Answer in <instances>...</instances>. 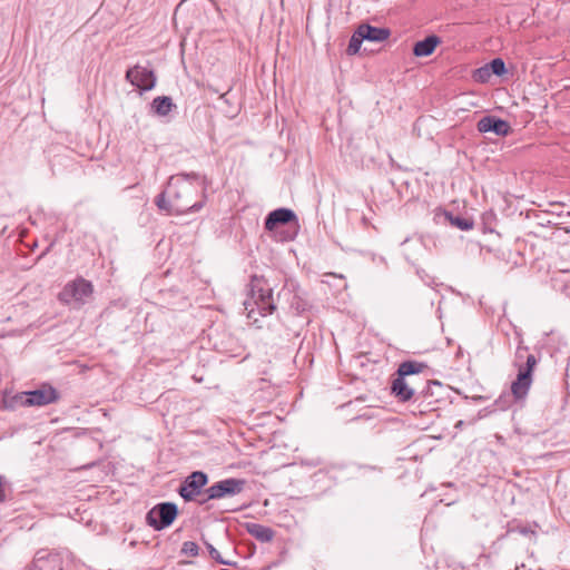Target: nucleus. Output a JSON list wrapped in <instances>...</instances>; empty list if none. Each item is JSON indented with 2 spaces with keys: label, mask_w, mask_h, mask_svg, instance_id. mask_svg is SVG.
<instances>
[{
  "label": "nucleus",
  "mask_w": 570,
  "mask_h": 570,
  "mask_svg": "<svg viewBox=\"0 0 570 570\" xmlns=\"http://www.w3.org/2000/svg\"><path fill=\"white\" fill-rule=\"evenodd\" d=\"M208 180L198 173H183L171 176L167 187L155 198L159 210L168 215H184L199 212L206 202Z\"/></svg>",
  "instance_id": "obj_1"
},
{
  "label": "nucleus",
  "mask_w": 570,
  "mask_h": 570,
  "mask_svg": "<svg viewBox=\"0 0 570 570\" xmlns=\"http://www.w3.org/2000/svg\"><path fill=\"white\" fill-rule=\"evenodd\" d=\"M248 296L249 298L244 302L245 309L248 311V317H253L255 308L262 316L269 315L276 309L272 299V289L262 277L252 276L248 285Z\"/></svg>",
  "instance_id": "obj_2"
},
{
  "label": "nucleus",
  "mask_w": 570,
  "mask_h": 570,
  "mask_svg": "<svg viewBox=\"0 0 570 570\" xmlns=\"http://www.w3.org/2000/svg\"><path fill=\"white\" fill-rule=\"evenodd\" d=\"M92 294V285L85 278H77L72 282L67 283L62 291L59 293L60 302L71 305L73 307H80L86 303V299Z\"/></svg>",
  "instance_id": "obj_3"
},
{
  "label": "nucleus",
  "mask_w": 570,
  "mask_h": 570,
  "mask_svg": "<svg viewBox=\"0 0 570 570\" xmlns=\"http://www.w3.org/2000/svg\"><path fill=\"white\" fill-rule=\"evenodd\" d=\"M246 481L244 479L228 478L215 482L205 490L206 498L199 501L204 504L209 500H219L223 498L234 497L242 493L245 489Z\"/></svg>",
  "instance_id": "obj_4"
},
{
  "label": "nucleus",
  "mask_w": 570,
  "mask_h": 570,
  "mask_svg": "<svg viewBox=\"0 0 570 570\" xmlns=\"http://www.w3.org/2000/svg\"><path fill=\"white\" fill-rule=\"evenodd\" d=\"M178 514V508L173 502L156 504L146 515L147 524L154 530L160 531L169 527Z\"/></svg>",
  "instance_id": "obj_5"
},
{
  "label": "nucleus",
  "mask_w": 570,
  "mask_h": 570,
  "mask_svg": "<svg viewBox=\"0 0 570 570\" xmlns=\"http://www.w3.org/2000/svg\"><path fill=\"white\" fill-rule=\"evenodd\" d=\"M208 483V475L203 471L191 472L179 485L178 493L186 501H194Z\"/></svg>",
  "instance_id": "obj_6"
},
{
  "label": "nucleus",
  "mask_w": 570,
  "mask_h": 570,
  "mask_svg": "<svg viewBox=\"0 0 570 570\" xmlns=\"http://www.w3.org/2000/svg\"><path fill=\"white\" fill-rule=\"evenodd\" d=\"M125 78L140 91H149L154 89L157 81V77L154 70L140 65H135L134 67L129 68Z\"/></svg>",
  "instance_id": "obj_7"
},
{
  "label": "nucleus",
  "mask_w": 570,
  "mask_h": 570,
  "mask_svg": "<svg viewBox=\"0 0 570 570\" xmlns=\"http://www.w3.org/2000/svg\"><path fill=\"white\" fill-rule=\"evenodd\" d=\"M537 365L534 355L527 356V366L520 365L517 380L511 385L512 394L515 399H523L532 383V371Z\"/></svg>",
  "instance_id": "obj_8"
},
{
  "label": "nucleus",
  "mask_w": 570,
  "mask_h": 570,
  "mask_svg": "<svg viewBox=\"0 0 570 570\" xmlns=\"http://www.w3.org/2000/svg\"><path fill=\"white\" fill-rule=\"evenodd\" d=\"M480 132H494L497 136L505 137L511 132V126L508 121L495 116H484L478 124Z\"/></svg>",
  "instance_id": "obj_9"
},
{
  "label": "nucleus",
  "mask_w": 570,
  "mask_h": 570,
  "mask_svg": "<svg viewBox=\"0 0 570 570\" xmlns=\"http://www.w3.org/2000/svg\"><path fill=\"white\" fill-rule=\"evenodd\" d=\"M296 214L289 208H277L271 212L265 218V229L273 232L277 226L296 222Z\"/></svg>",
  "instance_id": "obj_10"
},
{
  "label": "nucleus",
  "mask_w": 570,
  "mask_h": 570,
  "mask_svg": "<svg viewBox=\"0 0 570 570\" xmlns=\"http://www.w3.org/2000/svg\"><path fill=\"white\" fill-rule=\"evenodd\" d=\"M391 35L389 28L373 27L368 23H362L358 26V36L371 42H382L386 40Z\"/></svg>",
  "instance_id": "obj_11"
},
{
  "label": "nucleus",
  "mask_w": 570,
  "mask_h": 570,
  "mask_svg": "<svg viewBox=\"0 0 570 570\" xmlns=\"http://www.w3.org/2000/svg\"><path fill=\"white\" fill-rule=\"evenodd\" d=\"M441 43V39L435 36L431 35L424 38L423 40H420L414 43L413 46V55L415 57H428L431 56L436 46Z\"/></svg>",
  "instance_id": "obj_12"
},
{
  "label": "nucleus",
  "mask_w": 570,
  "mask_h": 570,
  "mask_svg": "<svg viewBox=\"0 0 570 570\" xmlns=\"http://www.w3.org/2000/svg\"><path fill=\"white\" fill-rule=\"evenodd\" d=\"M391 391L392 394H394V396L401 402H406L414 395V390L405 381V377L399 375L393 380Z\"/></svg>",
  "instance_id": "obj_13"
},
{
  "label": "nucleus",
  "mask_w": 570,
  "mask_h": 570,
  "mask_svg": "<svg viewBox=\"0 0 570 570\" xmlns=\"http://www.w3.org/2000/svg\"><path fill=\"white\" fill-rule=\"evenodd\" d=\"M247 532L261 542H271L274 538V530L256 522L246 523Z\"/></svg>",
  "instance_id": "obj_14"
},
{
  "label": "nucleus",
  "mask_w": 570,
  "mask_h": 570,
  "mask_svg": "<svg viewBox=\"0 0 570 570\" xmlns=\"http://www.w3.org/2000/svg\"><path fill=\"white\" fill-rule=\"evenodd\" d=\"M59 397V392L49 383L38 385V406L53 403L58 401Z\"/></svg>",
  "instance_id": "obj_15"
},
{
  "label": "nucleus",
  "mask_w": 570,
  "mask_h": 570,
  "mask_svg": "<svg viewBox=\"0 0 570 570\" xmlns=\"http://www.w3.org/2000/svg\"><path fill=\"white\" fill-rule=\"evenodd\" d=\"M428 368L429 366L425 363L417 361H404L399 365L396 374L399 376L406 377L409 375L422 373L424 370Z\"/></svg>",
  "instance_id": "obj_16"
},
{
  "label": "nucleus",
  "mask_w": 570,
  "mask_h": 570,
  "mask_svg": "<svg viewBox=\"0 0 570 570\" xmlns=\"http://www.w3.org/2000/svg\"><path fill=\"white\" fill-rule=\"evenodd\" d=\"M151 110L154 114L158 116H167L171 109L175 107L173 99L168 96H158L154 98L151 105Z\"/></svg>",
  "instance_id": "obj_17"
},
{
  "label": "nucleus",
  "mask_w": 570,
  "mask_h": 570,
  "mask_svg": "<svg viewBox=\"0 0 570 570\" xmlns=\"http://www.w3.org/2000/svg\"><path fill=\"white\" fill-rule=\"evenodd\" d=\"M444 220L451 226H454L461 230H470L473 228V220L462 216H455L450 212H443Z\"/></svg>",
  "instance_id": "obj_18"
},
{
  "label": "nucleus",
  "mask_w": 570,
  "mask_h": 570,
  "mask_svg": "<svg viewBox=\"0 0 570 570\" xmlns=\"http://www.w3.org/2000/svg\"><path fill=\"white\" fill-rule=\"evenodd\" d=\"M364 40H365L364 38L358 36V28H357L350 39V42H348V46L346 49L347 55H350V56L356 55L360 51V48Z\"/></svg>",
  "instance_id": "obj_19"
},
{
  "label": "nucleus",
  "mask_w": 570,
  "mask_h": 570,
  "mask_svg": "<svg viewBox=\"0 0 570 570\" xmlns=\"http://www.w3.org/2000/svg\"><path fill=\"white\" fill-rule=\"evenodd\" d=\"M491 75L502 76L507 72L505 63L501 58H494L488 63Z\"/></svg>",
  "instance_id": "obj_20"
},
{
  "label": "nucleus",
  "mask_w": 570,
  "mask_h": 570,
  "mask_svg": "<svg viewBox=\"0 0 570 570\" xmlns=\"http://www.w3.org/2000/svg\"><path fill=\"white\" fill-rule=\"evenodd\" d=\"M531 354L528 353V347L525 346H518L515 352V360L514 365L520 368V365L527 366V356H530Z\"/></svg>",
  "instance_id": "obj_21"
},
{
  "label": "nucleus",
  "mask_w": 570,
  "mask_h": 570,
  "mask_svg": "<svg viewBox=\"0 0 570 570\" xmlns=\"http://www.w3.org/2000/svg\"><path fill=\"white\" fill-rule=\"evenodd\" d=\"M490 77H491V72H490V68L488 67V65H485L481 68H478L473 72V79L475 81L485 82L489 80Z\"/></svg>",
  "instance_id": "obj_22"
},
{
  "label": "nucleus",
  "mask_w": 570,
  "mask_h": 570,
  "mask_svg": "<svg viewBox=\"0 0 570 570\" xmlns=\"http://www.w3.org/2000/svg\"><path fill=\"white\" fill-rule=\"evenodd\" d=\"M199 548L194 541H185L181 547V553L190 557H197Z\"/></svg>",
  "instance_id": "obj_23"
},
{
  "label": "nucleus",
  "mask_w": 570,
  "mask_h": 570,
  "mask_svg": "<svg viewBox=\"0 0 570 570\" xmlns=\"http://www.w3.org/2000/svg\"><path fill=\"white\" fill-rule=\"evenodd\" d=\"M207 549H208V552L210 554V557L218 563L220 564H225V566H232L233 563L223 559L220 553L218 552L217 549H215L212 544L207 543Z\"/></svg>",
  "instance_id": "obj_24"
},
{
  "label": "nucleus",
  "mask_w": 570,
  "mask_h": 570,
  "mask_svg": "<svg viewBox=\"0 0 570 570\" xmlns=\"http://www.w3.org/2000/svg\"><path fill=\"white\" fill-rule=\"evenodd\" d=\"M27 397L23 401L26 405H36V390L29 391L26 393Z\"/></svg>",
  "instance_id": "obj_25"
},
{
  "label": "nucleus",
  "mask_w": 570,
  "mask_h": 570,
  "mask_svg": "<svg viewBox=\"0 0 570 570\" xmlns=\"http://www.w3.org/2000/svg\"><path fill=\"white\" fill-rule=\"evenodd\" d=\"M229 92H230V88L226 92L219 94V99L223 100L227 105H230V101L228 98Z\"/></svg>",
  "instance_id": "obj_26"
},
{
  "label": "nucleus",
  "mask_w": 570,
  "mask_h": 570,
  "mask_svg": "<svg viewBox=\"0 0 570 570\" xmlns=\"http://www.w3.org/2000/svg\"><path fill=\"white\" fill-rule=\"evenodd\" d=\"M208 90L214 94H219V91L217 89H215L213 86H208Z\"/></svg>",
  "instance_id": "obj_27"
},
{
  "label": "nucleus",
  "mask_w": 570,
  "mask_h": 570,
  "mask_svg": "<svg viewBox=\"0 0 570 570\" xmlns=\"http://www.w3.org/2000/svg\"><path fill=\"white\" fill-rule=\"evenodd\" d=\"M31 249L36 248V239L32 240V243L29 245Z\"/></svg>",
  "instance_id": "obj_28"
}]
</instances>
